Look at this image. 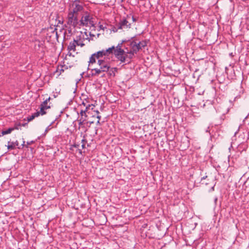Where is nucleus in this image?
<instances>
[{"instance_id": "11", "label": "nucleus", "mask_w": 249, "mask_h": 249, "mask_svg": "<svg viewBox=\"0 0 249 249\" xmlns=\"http://www.w3.org/2000/svg\"><path fill=\"white\" fill-rule=\"evenodd\" d=\"M51 31L50 32L49 30H47L48 33L47 34L46 38L48 39L49 38L51 41L53 40L54 39H56L58 40V34L57 31V29L55 28L53 30V29H51Z\"/></svg>"}, {"instance_id": "24", "label": "nucleus", "mask_w": 249, "mask_h": 249, "mask_svg": "<svg viewBox=\"0 0 249 249\" xmlns=\"http://www.w3.org/2000/svg\"><path fill=\"white\" fill-rule=\"evenodd\" d=\"M86 142V141H81V147H82V148H83V147H84V144H85L84 142Z\"/></svg>"}, {"instance_id": "25", "label": "nucleus", "mask_w": 249, "mask_h": 249, "mask_svg": "<svg viewBox=\"0 0 249 249\" xmlns=\"http://www.w3.org/2000/svg\"><path fill=\"white\" fill-rule=\"evenodd\" d=\"M68 39V37H66V36L65 35V33L63 35V41L65 40V39Z\"/></svg>"}, {"instance_id": "18", "label": "nucleus", "mask_w": 249, "mask_h": 249, "mask_svg": "<svg viewBox=\"0 0 249 249\" xmlns=\"http://www.w3.org/2000/svg\"><path fill=\"white\" fill-rule=\"evenodd\" d=\"M40 114V112L38 111H37L32 114L31 116H29L27 117V121L28 122L32 121L35 117H38Z\"/></svg>"}, {"instance_id": "27", "label": "nucleus", "mask_w": 249, "mask_h": 249, "mask_svg": "<svg viewBox=\"0 0 249 249\" xmlns=\"http://www.w3.org/2000/svg\"><path fill=\"white\" fill-rule=\"evenodd\" d=\"M97 118L98 119V120L97 121V123H99V121H100V118H101V117L99 116H97Z\"/></svg>"}, {"instance_id": "6", "label": "nucleus", "mask_w": 249, "mask_h": 249, "mask_svg": "<svg viewBox=\"0 0 249 249\" xmlns=\"http://www.w3.org/2000/svg\"><path fill=\"white\" fill-rule=\"evenodd\" d=\"M78 0H74L70 5L69 13L76 15L78 16V13L83 10V7L78 3Z\"/></svg>"}, {"instance_id": "38", "label": "nucleus", "mask_w": 249, "mask_h": 249, "mask_svg": "<svg viewBox=\"0 0 249 249\" xmlns=\"http://www.w3.org/2000/svg\"><path fill=\"white\" fill-rule=\"evenodd\" d=\"M66 109H67V108H66V107H65V109H64V110H65H65H66Z\"/></svg>"}, {"instance_id": "34", "label": "nucleus", "mask_w": 249, "mask_h": 249, "mask_svg": "<svg viewBox=\"0 0 249 249\" xmlns=\"http://www.w3.org/2000/svg\"><path fill=\"white\" fill-rule=\"evenodd\" d=\"M206 177H207V176H206L205 177H203V178H202L201 180H203V179H205Z\"/></svg>"}, {"instance_id": "16", "label": "nucleus", "mask_w": 249, "mask_h": 249, "mask_svg": "<svg viewBox=\"0 0 249 249\" xmlns=\"http://www.w3.org/2000/svg\"><path fill=\"white\" fill-rule=\"evenodd\" d=\"M66 135L67 136V137H64L65 139H70V140L74 139V135L72 134V132L71 131L69 130L68 129L66 131Z\"/></svg>"}, {"instance_id": "30", "label": "nucleus", "mask_w": 249, "mask_h": 249, "mask_svg": "<svg viewBox=\"0 0 249 249\" xmlns=\"http://www.w3.org/2000/svg\"><path fill=\"white\" fill-rule=\"evenodd\" d=\"M74 146L76 147H77L79 150H80L79 147V145H76L75 144H74Z\"/></svg>"}, {"instance_id": "21", "label": "nucleus", "mask_w": 249, "mask_h": 249, "mask_svg": "<svg viewBox=\"0 0 249 249\" xmlns=\"http://www.w3.org/2000/svg\"><path fill=\"white\" fill-rule=\"evenodd\" d=\"M96 55H95V54H93L91 55V56H90V58H89V64H93L94 63H95L96 62Z\"/></svg>"}, {"instance_id": "22", "label": "nucleus", "mask_w": 249, "mask_h": 249, "mask_svg": "<svg viewBox=\"0 0 249 249\" xmlns=\"http://www.w3.org/2000/svg\"><path fill=\"white\" fill-rule=\"evenodd\" d=\"M35 141H27V145L26 146V147H28V145L32 144Z\"/></svg>"}, {"instance_id": "14", "label": "nucleus", "mask_w": 249, "mask_h": 249, "mask_svg": "<svg viewBox=\"0 0 249 249\" xmlns=\"http://www.w3.org/2000/svg\"><path fill=\"white\" fill-rule=\"evenodd\" d=\"M67 56L68 54L66 56L64 60H63V68H65V69H68L69 68H71L73 65L72 61L67 62Z\"/></svg>"}, {"instance_id": "5", "label": "nucleus", "mask_w": 249, "mask_h": 249, "mask_svg": "<svg viewBox=\"0 0 249 249\" xmlns=\"http://www.w3.org/2000/svg\"><path fill=\"white\" fill-rule=\"evenodd\" d=\"M80 22L81 24L83 26H92L94 25L92 16L87 12L82 16Z\"/></svg>"}, {"instance_id": "32", "label": "nucleus", "mask_w": 249, "mask_h": 249, "mask_svg": "<svg viewBox=\"0 0 249 249\" xmlns=\"http://www.w3.org/2000/svg\"><path fill=\"white\" fill-rule=\"evenodd\" d=\"M238 133H239V132H237V131L235 133V134H234V136H235V137H236V135H237V134Z\"/></svg>"}, {"instance_id": "26", "label": "nucleus", "mask_w": 249, "mask_h": 249, "mask_svg": "<svg viewBox=\"0 0 249 249\" xmlns=\"http://www.w3.org/2000/svg\"><path fill=\"white\" fill-rule=\"evenodd\" d=\"M132 19L133 22H135L136 21V18L133 16L132 17Z\"/></svg>"}, {"instance_id": "12", "label": "nucleus", "mask_w": 249, "mask_h": 249, "mask_svg": "<svg viewBox=\"0 0 249 249\" xmlns=\"http://www.w3.org/2000/svg\"><path fill=\"white\" fill-rule=\"evenodd\" d=\"M25 124H21L20 123L15 124L14 127H10L5 130L2 131L1 132V135L3 136L4 135L9 134L14 129H18L21 126H24ZM0 136H1V135H0Z\"/></svg>"}, {"instance_id": "3", "label": "nucleus", "mask_w": 249, "mask_h": 249, "mask_svg": "<svg viewBox=\"0 0 249 249\" xmlns=\"http://www.w3.org/2000/svg\"><path fill=\"white\" fill-rule=\"evenodd\" d=\"M98 68L91 69L92 76H99L102 73L107 71L110 68L107 63L103 60H98Z\"/></svg>"}, {"instance_id": "37", "label": "nucleus", "mask_w": 249, "mask_h": 249, "mask_svg": "<svg viewBox=\"0 0 249 249\" xmlns=\"http://www.w3.org/2000/svg\"><path fill=\"white\" fill-rule=\"evenodd\" d=\"M105 75V74H103L102 75V77L104 76Z\"/></svg>"}, {"instance_id": "39", "label": "nucleus", "mask_w": 249, "mask_h": 249, "mask_svg": "<svg viewBox=\"0 0 249 249\" xmlns=\"http://www.w3.org/2000/svg\"><path fill=\"white\" fill-rule=\"evenodd\" d=\"M217 198H216L215 199V201H216L217 200Z\"/></svg>"}, {"instance_id": "36", "label": "nucleus", "mask_w": 249, "mask_h": 249, "mask_svg": "<svg viewBox=\"0 0 249 249\" xmlns=\"http://www.w3.org/2000/svg\"><path fill=\"white\" fill-rule=\"evenodd\" d=\"M45 106H48L47 105V104H45Z\"/></svg>"}, {"instance_id": "23", "label": "nucleus", "mask_w": 249, "mask_h": 249, "mask_svg": "<svg viewBox=\"0 0 249 249\" xmlns=\"http://www.w3.org/2000/svg\"><path fill=\"white\" fill-rule=\"evenodd\" d=\"M119 29H117V24L116 25V26L115 27H114V28H113V30L112 31L114 32H117L118 31Z\"/></svg>"}, {"instance_id": "33", "label": "nucleus", "mask_w": 249, "mask_h": 249, "mask_svg": "<svg viewBox=\"0 0 249 249\" xmlns=\"http://www.w3.org/2000/svg\"><path fill=\"white\" fill-rule=\"evenodd\" d=\"M53 96L55 98L57 96V95L54 94Z\"/></svg>"}, {"instance_id": "8", "label": "nucleus", "mask_w": 249, "mask_h": 249, "mask_svg": "<svg viewBox=\"0 0 249 249\" xmlns=\"http://www.w3.org/2000/svg\"><path fill=\"white\" fill-rule=\"evenodd\" d=\"M90 107V105H88V106L86 107L85 110L81 109L80 112V117L78 119L79 124L82 125L84 124L87 121V115H86V112L88 111V108Z\"/></svg>"}, {"instance_id": "29", "label": "nucleus", "mask_w": 249, "mask_h": 249, "mask_svg": "<svg viewBox=\"0 0 249 249\" xmlns=\"http://www.w3.org/2000/svg\"><path fill=\"white\" fill-rule=\"evenodd\" d=\"M100 28L101 29H102V30H104V27H103V26L102 25H101L100 26Z\"/></svg>"}, {"instance_id": "28", "label": "nucleus", "mask_w": 249, "mask_h": 249, "mask_svg": "<svg viewBox=\"0 0 249 249\" xmlns=\"http://www.w3.org/2000/svg\"><path fill=\"white\" fill-rule=\"evenodd\" d=\"M214 185H213V187H212L211 190H210V191H214Z\"/></svg>"}, {"instance_id": "20", "label": "nucleus", "mask_w": 249, "mask_h": 249, "mask_svg": "<svg viewBox=\"0 0 249 249\" xmlns=\"http://www.w3.org/2000/svg\"><path fill=\"white\" fill-rule=\"evenodd\" d=\"M94 54L96 55L97 59H99L100 57H101L104 55L106 56L104 50H102L101 51H99L97 53Z\"/></svg>"}, {"instance_id": "7", "label": "nucleus", "mask_w": 249, "mask_h": 249, "mask_svg": "<svg viewBox=\"0 0 249 249\" xmlns=\"http://www.w3.org/2000/svg\"><path fill=\"white\" fill-rule=\"evenodd\" d=\"M20 143L18 141H8L7 148L9 150L14 149L16 148L21 149L25 146V141H20Z\"/></svg>"}, {"instance_id": "17", "label": "nucleus", "mask_w": 249, "mask_h": 249, "mask_svg": "<svg viewBox=\"0 0 249 249\" xmlns=\"http://www.w3.org/2000/svg\"><path fill=\"white\" fill-rule=\"evenodd\" d=\"M114 50H115V47L114 46H112V47H111L110 48H109L108 49H107L106 50H104L106 56H108L110 54L114 53Z\"/></svg>"}, {"instance_id": "2", "label": "nucleus", "mask_w": 249, "mask_h": 249, "mask_svg": "<svg viewBox=\"0 0 249 249\" xmlns=\"http://www.w3.org/2000/svg\"><path fill=\"white\" fill-rule=\"evenodd\" d=\"M126 40H123L120 43H119L117 46L115 47L114 54L116 58L119 60L121 63H124L128 59V56L126 53L127 50L125 49V51L123 48V43L126 42Z\"/></svg>"}, {"instance_id": "15", "label": "nucleus", "mask_w": 249, "mask_h": 249, "mask_svg": "<svg viewBox=\"0 0 249 249\" xmlns=\"http://www.w3.org/2000/svg\"><path fill=\"white\" fill-rule=\"evenodd\" d=\"M76 44V39H74L72 42H71L68 47V50L69 52L72 51H75Z\"/></svg>"}, {"instance_id": "10", "label": "nucleus", "mask_w": 249, "mask_h": 249, "mask_svg": "<svg viewBox=\"0 0 249 249\" xmlns=\"http://www.w3.org/2000/svg\"><path fill=\"white\" fill-rule=\"evenodd\" d=\"M77 16L69 13L68 15V24L74 27L77 24Z\"/></svg>"}, {"instance_id": "4", "label": "nucleus", "mask_w": 249, "mask_h": 249, "mask_svg": "<svg viewBox=\"0 0 249 249\" xmlns=\"http://www.w3.org/2000/svg\"><path fill=\"white\" fill-rule=\"evenodd\" d=\"M77 34L76 39V45L80 46L81 47H83L85 45V44L83 43L85 40L89 41V35L94 36V35H91L90 33H89V32L87 30L77 33Z\"/></svg>"}, {"instance_id": "9", "label": "nucleus", "mask_w": 249, "mask_h": 249, "mask_svg": "<svg viewBox=\"0 0 249 249\" xmlns=\"http://www.w3.org/2000/svg\"><path fill=\"white\" fill-rule=\"evenodd\" d=\"M131 23H129L126 19H123L117 24V29L128 30L131 28Z\"/></svg>"}, {"instance_id": "1", "label": "nucleus", "mask_w": 249, "mask_h": 249, "mask_svg": "<svg viewBox=\"0 0 249 249\" xmlns=\"http://www.w3.org/2000/svg\"><path fill=\"white\" fill-rule=\"evenodd\" d=\"M127 42L130 50H128L127 47L125 48V49L127 50L126 53H128L127 55L129 60L133 57L135 54H136L140 50L146 47L147 44V41L146 40L139 41L137 39L136 36L128 40Z\"/></svg>"}, {"instance_id": "13", "label": "nucleus", "mask_w": 249, "mask_h": 249, "mask_svg": "<svg viewBox=\"0 0 249 249\" xmlns=\"http://www.w3.org/2000/svg\"><path fill=\"white\" fill-rule=\"evenodd\" d=\"M50 99V97L44 101L40 105V110L39 112L42 115L46 113V112L45 111V109L49 108L50 107V106H45V104H47L48 103V101H49Z\"/></svg>"}, {"instance_id": "35", "label": "nucleus", "mask_w": 249, "mask_h": 249, "mask_svg": "<svg viewBox=\"0 0 249 249\" xmlns=\"http://www.w3.org/2000/svg\"><path fill=\"white\" fill-rule=\"evenodd\" d=\"M69 56V57H71V53H70Z\"/></svg>"}, {"instance_id": "31", "label": "nucleus", "mask_w": 249, "mask_h": 249, "mask_svg": "<svg viewBox=\"0 0 249 249\" xmlns=\"http://www.w3.org/2000/svg\"><path fill=\"white\" fill-rule=\"evenodd\" d=\"M59 68H60V70L61 71H62V65H60L59 66H58Z\"/></svg>"}, {"instance_id": "40", "label": "nucleus", "mask_w": 249, "mask_h": 249, "mask_svg": "<svg viewBox=\"0 0 249 249\" xmlns=\"http://www.w3.org/2000/svg\"><path fill=\"white\" fill-rule=\"evenodd\" d=\"M66 115L67 117L69 116L67 113L66 114Z\"/></svg>"}, {"instance_id": "19", "label": "nucleus", "mask_w": 249, "mask_h": 249, "mask_svg": "<svg viewBox=\"0 0 249 249\" xmlns=\"http://www.w3.org/2000/svg\"><path fill=\"white\" fill-rule=\"evenodd\" d=\"M239 140H248L249 137L248 134L246 133L242 132L240 133L238 137L237 138Z\"/></svg>"}]
</instances>
